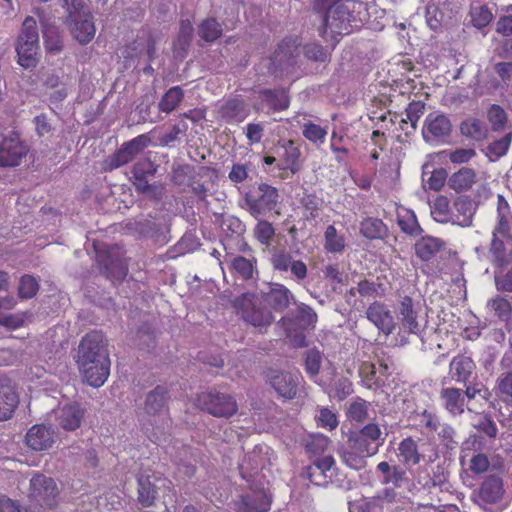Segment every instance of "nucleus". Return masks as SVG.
I'll list each match as a JSON object with an SVG mask.
<instances>
[{
    "label": "nucleus",
    "instance_id": "obj_1",
    "mask_svg": "<svg viewBox=\"0 0 512 512\" xmlns=\"http://www.w3.org/2000/svg\"><path fill=\"white\" fill-rule=\"evenodd\" d=\"M75 361L87 384L95 388L104 385L110 374L111 361L103 332L92 330L82 337Z\"/></svg>",
    "mask_w": 512,
    "mask_h": 512
},
{
    "label": "nucleus",
    "instance_id": "obj_2",
    "mask_svg": "<svg viewBox=\"0 0 512 512\" xmlns=\"http://www.w3.org/2000/svg\"><path fill=\"white\" fill-rule=\"evenodd\" d=\"M359 7L361 3L353 0L335 1L323 16L319 35L326 41H338V36L349 34L353 27H359L362 23L356 12Z\"/></svg>",
    "mask_w": 512,
    "mask_h": 512
},
{
    "label": "nucleus",
    "instance_id": "obj_3",
    "mask_svg": "<svg viewBox=\"0 0 512 512\" xmlns=\"http://www.w3.org/2000/svg\"><path fill=\"white\" fill-rule=\"evenodd\" d=\"M232 225L236 230L243 231V225L238 219L232 220ZM225 250V261L229 264V270L232 274L237 275L240 279L247 281L254 277L257 273V259L255 256L249 257L235 255V253L252 252L251 246L245 241L241 233L236 236L228 237L223 240Z\"/></svg>",
    "mask_w": 512,
    "mask_h": 512
},
{
    "label": "nucleus",
    "instance_id": "obj_4",
    "mask_svg": "<svg viewBox=\"0 0 512 512\" xmlns=\"http://www.w3.org/2000/svg\"><path fill=\"white\" fill-rule=\"evenodd\" d=\"M39 33L36 20L27 16L18 35L15 50L18 64L24 69H31L38 64Z\"/></svg>",
    "mask_w": 512,
    "mask_h": 512
},
{
    "label": "nucleus",
    "instance_id": "obj_5",
    "mask_svg": "<svg viewBox=\"0 0 512 512\" xmlns=\"http://www.w3.org/2000/svg\"><path fill=\"white\" fill-rule=\"evenodd\" d=\"M266 307L261 296L254 294H243L235 301V308L241 318L260 331L274 322L272 312L267 310Z\"/></svg>",
    "mask_w": 512,
    "mask_h": 512
},
{
    "label": "nucleus",
    "instance_id": "obj_6",
    "mask_svg": "<svg viewBox=\"0 0 512 512\" xmlns=\"http://www.w3.org/2000/svg\"><path fill=\"white\" fill-rule=\"evenodd\" d=\"M167 400L168 391L162 386H157L146 397L144 407L146 414L149 416H158L161 419L160 425L153 428L148 435L155 443L160 441L161 436L170 428L171 420L168 417Z\"/></svg>",
    "mask_w": 512,
    "mask_h": 512
},
{
    "label": "nucleus",
    "instance_id": "obj_7",
    "mask_svg": "<svg viewBox=\"0 0 512 512\" xmlns=\"http://www.w3.org/2000/svg\"><path fill=\"white\" fill-rule=\"evenodd\" d=\"M384 440L380 427L375 423H369L348 436L349 446L361 457L375 455Z\"/></svg>",
    "mask_w": 512,
    "mask_h": 512
},
{
    "label": "nucleus",
    "instance_id": "obj_8",
    "mask_svg": "<svg viewBox=\"0 0 512 512\" xmlns=\"http://www.w3.org/2000/svg\"><path fill=\"white\" fill-rule=\"evenodd\" d=\"M278 199L277 188L267 183L253 186L245 195V202L249 212L255 218L266 215L274 210L278 204Z\"/></svg>",
    "mask_w": 512,
    "mask_h": 512
},
{
    "label": "nucleus",
    "instance_id": "obj_9",
    "mask_svg": "<svg viewBox=\"0 0 512 512\" xmlns=\"http://www.w3.org/2000/svg\"><path fill=\"white\" fill-rule=\"evenodd\" d=\"M30 149L17 132L0 135V167L11 168L22 164Z\"/></svg>",
    "mask_w": 512,
    "mask_h": 512
},
{
    "label": "nucleus",
    "instance_id": "obj_10",
    "mask_svg": "<svg viewBox=\"0 0 512 512\" xmlns=\"http://www.w3.org/2000/svg\"><path fill=\"white\" fill-rule=\"evenodd\" d=\"M197 402L202 410L218 418H230L238 411V404L234 397L218 391L199 394Z\"/></svg>",
    "mask_w": 512,
    "mask_h": 512
},
{
    "label": "nucleus",
    "instance_id": "obj_11",
    "mask_svg": "<svg viewBox=\"0 0 512 512\" xmlns=\"http://www.w3.org/2000/svg\"><path fill=\"white\" fill-rule=\"evenodd\" d=\"M266 380L277 395L286 400L296 398L300 387L305 383L299 371L289 372L271 369L266 373Z\"/></svg>",
    "mask_w": 512,
    "mask_h": 512
},
{
    "label": "nucleus",
    "instance_id": "obj_12",
    "mask_svg": "<svg viewBox=\"0 0 512 512\" xmlns=\"http://www.w3.org/2000/svg\"><path fill=\"white\" fill-rule=\"evenodd\" d=\"M58 488L55 481L43 474H36L30 480L29 497L41 507H53L56 504Z\"/></svg>",
    "mask_w": 512,
    "mask_h": 512
},
{
    "label": "nucleus",
    "instance_id": "obj_13",
    "mask_svg": "<svg viewBox=\"0 0 512 512\" xmlns=\"http://www.w3.org/2000/svg\"><path fill=\"white\" fill-rule=\"evenodd\" d=\"M57 434L51 426L35 424L30 427L25 435L26 445L33 451H47L56 442Z\"/></svg>",
    "mask_w": 512,
    "mask_h": 512
},
{
    "label": "nucleus",
    "instance_id": "obj_14",
    "mask_svg": "<svg viewBox=\"0 0 512 512\" xmlns=\"http://www.w3.org/2000/svg\"><path fill=\"white\" fill-rule=\"evenodd\" d=\"M258 109L267 114L285 111L289 108V93L284 88L261 89L258 91Z\"/></svg>",
    "mask_w": 512,
    "mask_h": 512
},
{
    "label": "nucleus",
    "instance_id": "obj_15",
    "mask_svg": "<svg viewBox=\"0 0 512 512\" xmlns=\"http://www.w3.org/2000/svg\"><path fill=\"white\" fill-rule=\"evenodd\" d=\"M277 168L289 171L292 174L298 173L301 168V150L294 140L280 141L278 145Z\"/></svg>",
    "mask_w": 512,
    "mask_h": 512
},
{
    "label": "nucleus",
    "instance_id": "obj_16",
    "mask_svg": "<svg viewBox=\"0 0 512 512\" xmlns=\"http://www.w3.org/2000/svg\"><path fill=\"white\" fill-rule=\"evenodd\" d=\"M451 131V121L445 114L430 113L425 119L422 134L426 141H437L449 137Z\"/></svg>",
    "mask_w": 512,
    "mask_h": 512
},
{
    "label": "nucleus",
    "instance_id": "obj_17",
    "mask_svg": "<svg viewBox=\"0 0 512 512\" xmlns=\"http://www.w3.org/2000/svg\"><path fill=\"white\" fill-rule=\"evenodd\" d=\"M217 177V170L210 166H200L195 168L189 164L174 166L171 179L175 185H188L189 182L197 178Z\"/></svg>",
    "mask_w": 512,
    "mask_h": 512
},
{
    "label": "nucleus",
    "instance_id": "obj_18",
    "mask_svg": "<svg viewBox=\"0 0 512 512\" xmlns=\"http://www.w3.org/2000/svg\"><path fill=\"white\" fill-rule=\"evenodd\" d=\"M301 39L298 36L285 37L271 56L274 65H294L300 55Z\"/></svg>",
    "mask_w": 512,
    "mask_h": 512
},
{
    "label": "nucleus",
    "instance_id": "obj_19",
    "mask_svg": "<svg viewBox=\"0 0 512 512\" xmlns=\"http://www.w3.org/2000/svg\"><path fill=\"white\" fill-rule=\"evenodd\" d=\"M85 411L77 403H70L59 407L55 411L57 425L65 431L78 429L84 418Z\"/></svg>",
    "mask_w": 512,
    "mask_h": 512
},
{
    "label": "nucleus",
    "instance_id": "obj_20",
    "mask_svg": "<svg viewBox=\"0 0 512 512\" xmlns=\"http://www.w3.org/2000/svg\"><path fill=\"white\" fill-rule=\"evenodd\" d=\"M367 319L372 322L385 335H389L395 329V321L391 311L385 304L375 301L366 310Z\"/></svg>",
    "mask_w": 512,
    "mask_h": 512
},
{
    "label": "nucleus",
    "instance_id": "obj_21",
    "mask_svg": "<svg viewBox=\"0 0 512 512\" xmlns=\"http://www.w3.org/2000/svg\"><path fill=\"white\" fill-rule=\"evenodd\" d=\"M334 464L335 460L331 455L323 456L307 466L304 473L312 484L326 486L331 479L327 473L330 472Z\"/></svg>",
    "mask_w": 512,
    "mask_h": 512
},
{
    "label": "nucleus",
    "instance_id": "obj_22",
    "mask_svg": "<svg viewBox=\"0 0 512 512\" xmlns=\"http://www.w3.org/2000/svg\"><path fill=\"white\" fill-rule=\"evenodd\" d=\"M396 456L404 467H412L420 464L424 455L420 452L418 441L412 436L402 439L396 449Z\"/></svg>",
    "mask_w": 512,
    "mask_h": 512
},
{
    "label": "nucleus",
    "instance_id": "obj_23",
    "mask_svg": "<svg viewBox=\"0 0 512 512\" xmlns=\"http://www.w3.org/2000/svg\"><path fill=\"white\" fill-rule=\"evenodd\" d=\"M19 405V395L15 386L9 382H0V421L12 418Z\"/></svg>",
    "mask_w": 512,
    "mask_h": 512
},
{
    "label": "nucleus",
    "instance_id": "obj_24",
    "mask_svg": "<svg viewBox=\"0 0 512 512\" xmlns=\"http://www.w3.org/2000/svg\"><path fill=\"white\" fill-rule=\"evenodd\" d=\"M261 298L274 312H283L289 307L293 295L284 285L275 284L269 292L261 295Z\"/></svg>",
    "mask_w": 512,
    "mask_h": 512
},
{
    "label": "nucleus",
    "instance_id": "obj_25",
    "mask_svg": "<svg viewBox=\"0 0 512 512\" xmlns=\"http://www.w3.org/2000/svg\"><path fill=\"white\" fill-rule=\"evenodd\" d=\"M453 9L448 0H433L426 8L427 23L437 29L452 18Z\"/></svg>",
    "mask_w": 512,
    "mask_h": 512
},
{
    "label": "nucleus",
    "instance_id": "obj_26",
    "mask_svg": "<svg viewBox=\"0 0 512 512\" xmlns=\"http://www.w3.org/2000/svg\"><path fill=\"white\" fill-rule=\"evenodd\" d=\"M440 399L444 409L452 416H458L465 411V396L461 389L449 387L440 392Z\"/></svg>",
    "mask_w": 512,
    "mask_h": 512
},
{
    "label": "nucleus",
    "instance_id": "obj_27",
    "mask_svg": "<svg viewBox=\"0 0 512 512\" xmlns=\"http://www.w3.org/2000/svg\"><path fill=\"white\" fill-rule=\"evenodd\" d=\"M476 365L471 357L466 356L464 354H459L452 358L449 365V375L452 379L456 380L459 383H466L473 371L475 370Z\"/></svg>",
    "mask_w": 512,
    "mask_h": 512
},
{
    "label": "nucleus",
    "instance_id": "obj_28",
    "mask_svg": "<svg viewBox=\"0 0 512 512\" xmlns=\"http://www.w3.org/2000/svg\"><path fill=\"white\" fill-rule=\"evenodd\" d=\"M71 22H73L71 33L80 44H87L94 38L96 28L90 12L73 19Z\"/></svg>",
    "mask_w": 512,
    "mask_h": 512
},
{
    "label": "nucleus",
    "instance_id": "obj_29",
    "mask_svg": "<svg viewBox=\"0 0 512 512\" xmlns=\"http://www.w3.org/2000/svg\"><path fill=\"white\" fill-rule=\"evenodd\" d=\"M504 495L503 481L496 475L485 478L479 489V497L489 504L497 503Z\"/></svg>",
    "mask_w": 512,
    "mask_h": 512
},
{
    "label": "nucleus",
    "instance_id": "obj_30",
    "mask_svg": "<svg viewBox=\"0 0 512 512\" xmlns=\"http://www.w3.org/2000/svg\"><path fill=\"white\" fill-rule=\"evenodd\" d=\"M445 243L436 237L424 236L416 241L414 245L415 254L422 261H430L433 259L443 248Z\"/></svg>",
    "mask_w": 512,
    "mask_h": 512
},
{
    "label": "nucleus",
    "instance_id": "obj_31",
    "mask_svg": "<svg viewBox=\"0 0 512 512\" xmlns=\"http://www.w3.org/2000/svg\"><path fill=\"white\" fill-rule=\"evenodd\" d=\"M399 314L401 324L405 330L412 334H419L421 329L417 321V313L414 310L413 299L410 296H404L399 305Z\"/></svg>",
    "mask_w": 512,
    "mask_h": 512
},
{
    "label": "nucleus",
    "instance_id": "obj_32",
    "mask_svg": "<svg viewBox=\"0 0 512 512\" xmlns=\"http://www.w3.org/2000/svg\"><path fill=\"white\" fill-rule=\"evenodd\" d=\"M220 114L227 122H242L249 114L247 106L239 96L227 100L220 108Z\"/></svg>",
    "mask_w": 512,
    "mask_h": 512
},
{
    "label": "nucleus",
    "instance_id": "obj_33",
    "mask_svg": "<svg viewBox=\"0 0 512 512\" xmlns=\"http://www.w3.org/2000/svg\"><path fill=\"white\" fill-rule=\"evenodd\" d=\"M477 176L474 169L462 167L453 173L448 180L449 187L457 193L470 190L476 183Z\"/></svg>",
    "mask_w": 512,
    "mask_h": 512
},
{
    "label": "nucleus",
    "instance_id": "obj_34",
    "mask_svg": "<svg viewBox=\"0 0 512 512\" xmlns=\"http://www.w3.org/2000/svg\"><path fill=\"white\" fill-rule=\"evenodd\" d=\"M474 210L471 200L458 198L453 203L452 220L454 223L466 227L470 226Z\"/></svg>",
    "mask_w": 512,
    "mask_h": 512
},
{
    "label": "nucleus",
    "instance_id": "obj_35",
    "mask_svg": "<svg viewBox=\"0 0 512 512\" xmlns=\"http://www.w3.org/2000/svg\"><path fill=\"white\" fill-rule=\"evenodd\" d=\"M242 504V512H266L270 508L271 500L264 490H259L252 495L243 496Z\"/></svg>",
    "mask_w": 512,
    "mask_h": 512
},
{
    "label": "nucleus",
    "instance_id": "obj_36",
    "mask_svg": "<svg viewBox=\"0 0 512 512\" xmlns=\"http://www.w3.org/2000/svg\"><path fill=\"white\" fill-rule=\"evenodd\" d=\"M360 233L370 240L382 239L387 234V226L379 218L367 217L360 223Z\"/></svg>",
    "mask_w": 512,
    "mask_h": 512
},
{
    "label": "nucleus",
    "instance_id": "obj_37",
    "mask_svg": "<svg viewBox=\"0 0 512 512\" xmlns=\"http://www.w3.org/2000/svg\"><path fill=\"white\" fill-rule=\"evenodd\" d=\"M398 225L400 229L410 235V236H418L423 230L418 223L417 217L412 210L402 209L398 212Z\"/></svg>",
    "mask_w": 512,
    "mask_h": 512
},
{
    "label": "nucleus",
    "instance_id": "obj_38",
    "mask_svg": "<svg viewBox=\"0 0 512 512\" xmlns=\"http://www.w3.org/2000/svg\"><path fill=\"white\" fill-rule=\"evenodd\" d=\"M359 375L363 385L368 388H379L385 384V380L377 376V370L374 363L364 361L359 367Z\"/></svg>",
    "mask_w": 512,
    "mask_h": 512
},
{
    "label": "nucleus",
    "instance_id": "obj_39",
    "mask_svg": "<svg viewBox=\"0 0 512 512\" xmlns=\"http://www.w3.org/2000/svg\"><path fill=\"white\" fill-rule=\"evenodd\" d=\"M184 98V92L180 86L171 87L165 92L159 102V110L164 113L174 111Z\"/></svg>",
    "mask_w": 512,
    "mask_h": 512
},
{
    "label": "nucleus",
    "instance_id": "obj_40",
    "mask_svg": "<svg viewBox=\"0 0 512 512\" xmlns=\"http://www.w3.org/2000/svg\"><path fill=\"white\" fill-rule=\"evenodd\" d=\"M11 301L3 299L0 301V325L15 330L21 328L25 324V318L22 314H12L4 311V308H10Z\"/></svg>",
    "mask_w": 512,
    "mask_h": 512
},
{
    "label": "nucleus",
    "instance_id": "obj_41",
    "mask_svg": "<svg viewBox=\"0 0 512 512\" xmlns=\"http://www.w3.org/2000/svg\"><path fill=\"white\" fill-rule=\"evenodd\" d=\"M460 132L465 137L481 141L486 137L487 129L479 119L469 118L460 124Z\"/></svg>",
    "mask_w": 512,
    "mask_h": 512
},
{
    "label": "nucleus",
    "instance_id": "obj_42",
    "mask_svg": "<svg viewBox=\"0 0 512 512\" xmlns=\"http://www.w3.org/2000/svg\"><path fill=\"white\" fill-rule=\"evenodd\" d=\"M496 391L500 399L512 407V371L504 372L497 378Z\"/></svg>",
    "mask_w": 512,
    "mask_h": 512
},
{
    "label": "nucleus",
    "instance_id": "obj_43",
    "mask_svg": "<svg viewBox=\"0 0 512 512\" xmlns=\"http://www.w3.org/2000/svg\"><path fill=\"white\" fill-rule=\"evenodd\" d=\"M325 244L324 247L328 252L339 253L345 248V239L339 235L334 225H329L324 233Z\"/></svg>",
    "mask_w": 512,
    "mask_h": 512
},
{
    "label": "nucleus",
    "instance_id": "obj_44",
    "mask_svg": "<svg viewBox=\"0 0 512 512\" xmlns=\"http://www.w3.org/2000/svg\"><path fill=\"white\" fill-rule=\"evenodd\" d=\"M489 251L493 257V264L496 267L505 268L510 264L505 244L498 237L493 236Z\"/></svg>",
    "mask_w": 512,
    "mask_h": 512
},
{
    "label": "nucleus",
    "instance_id": "obj_45",
    "mask_svg": "<svg viewBox=\"0 0 512 512\" xmlns=\"http://www.w3.org/2000/svg\"><path fill=\"white\" fill-rule=\"evenodd\" d=\"M302 135L308 141L316 145H321L325 142L327 129L312 121H308L302 126Z\"/></svg>",
    "mask_w": 512,
    "mask_h": 512
},
{
    "label": "nucleus",
    "instance_id": "obj_46",
    "mask_svg": "<svg viewBox=\"0 0 512 512\" xmlns=\"http://www.w3.org/2000/svg\"><path fill=\"white\" fill-rule=\"evenodd\" d=\"M156 488L148 479L140 478L138 480V501L144 507L153 505L156 499Z\"/></svg>",
    "mask_w": 512,
    "mask_h": 512
},
{
    "label": "nucleus",
    "instance_id": "obj_47",
    "mask_svg": "<svg viewBox=\"0 0 512 512\" xmlns=\"http://www.w3.org/2000/svg\"><path fill=\"white\" fill-rule=\"evenodd\" d=\"M103 268L106 277L111 280H123L128 273L127 265L120 259L108 258Z\"/></svg>",
    "mask_w": 512,
    "mask_h": 512
},
{
    "label": "nucleus",
    "instance_id": "obj_48",
    "mask_svg": "<svg viewBox=\"0 0 512 512\" xmlns=\"http://www.w3.org/2000/svg\"><path fill=\"white\" fill-rule=\"evenodd\" d=\"M199 35L206 42H213L222 35L221 25L213 18L205 19L199 26Z\"/></svg>",
    "mask_w": 512,
    "mask_h": 512
},
{
    "label": "nucleus",
    "instance_id": "obj_49",
    "mask_svg": "<svg viewBox=\"0 0 512 512\" xmlns=\"http://www.w3.org/2000/svg\"><path fill=\"white\" fill-rule=\"evenodd\" d=\"M487 119L492 130L499 132L505 128L507 123V114L500 105L493 104L487 111Z\"/></svg>",
    "mask_w": 512,
    "mask_h": 512
},
{
    "label": "nucleus",
    "instance_id": "obj_50",
    "mask_svg": "<svg viewBox=\"0 0 512 512\" xmlns=\"http://www.w3.org/2000/svg\"><path fill=\"white\" fill-rule=\"evenodd\" d=\"M133 179V184L138 192L148 194L156 199H160L162 197L164 190L162 185L149 184V177L133 176Z\"/></svg>",
    "mask_w": 512,
    "mask_h": 512
},
{
    "label": "nucleus",
    "instance_id": "obj_51",
    "mask_svg": "<svg viewBox=\"0 0 512 512\" xmlns=\"http://www.w3.org/2000/svg\"><path fill=\"white\" fill-rule=\"evenodd\" d=\"M322 364V354L317 349H310L305 352L304 368L310 377L319 374Z\"/></svg>",
    "mask_w": 512,
    "mask_h": 512
},
{
    "label": "nucleus",
    "instance_id": "obj_52",
    "mask_svg": "<svg viewBox=\"0 0 512 512\" xmlns=\"http://www.w3.org/2000/svg\"><path fill=\"white\" fill-rule=\"evenodd\" d=\"M39 290V283L35 277L24 275L20 278L18 295L21 299L33 298Z\"/></svg>",
    "mask_w": 512,
    "mask_h": 512
},
{
    "label": "nucleus",
    "instance_id": "obj_53",
    "mask_svg": "<svg viewBox=\"0 0 512 512\" xmlns=\"http://www.w3.org/2000/svg\"><path fill=\"white\" fill-rule=\"evenodd\" d=\"M425 107V103L421 100L411 101L406 108V119H403L402 122L407 123L409 121L412 129L415 130L419 119L425 112Z\"/></svg>",
    "mask_w": 512,
    "mask_h": 512
},
{
    "label": "nucleus",
    "instance_id": "obj_54",
    "mask_svg": "<svg viewBox=\"0 0 512 512\" xmlns=\"http://www.w3.org/2000/svg\"><path fill=\"white\" fill-rule=\"evenodd\" d=\"M512 141V133H507L502 138L493 141L487 147L488 155L499 159L506 155L509 150Z\"/></svg>",
    "mask_w": 512,
    "mask_h": 512
},
{
    "label": "nucleus",
    "instance_id": "obj_55",
    "mask_svg": "<svg viewBox=\"0 0 512 512\" xmlns=\"http://www.w3.org/2000/svg\"><path fill=\"white\" fill-rule=\"evenodd\" d=\"M274 235L275 229L273 225L266 220L259 221L254 228L255 238L263 245H270Z\"/></svg>",
    "mask_w": 512,
    "mask_h": 512
},
{
    "label": "nucleus",
    "instance_id": "obj_56",
    "mask_svg": "<svg viewBox=\"0 0 512 512\" xmlns=\"http://www.w3.org/2000/svg\"><path fill=\"white\" fill-rule=\"evenodd\" d=\"M436 433L441 444L446 448L453 449L458 444V441L456 440L457 433L452 425L448 423H440Z\"/></svg>",
    "mask_w": 512,
    "mask_h": 512
},
{
    "label": "nucleus",
    "instance_id": "obj_57",
    "mask_svg": "<svg viewBox=\"0 0 512 512\" xmlns=\"http://www.w3.org/2000/svg\"><path fill=\"white\" fill-rule=\"evenodd\" d=\"M303 52L308 60L324 63L330 59V53L320 44L309 43L303 47Z\"/></svg>",
    "mask_w": 512,
    "mask_h": 512
},
{
    "label": "nucleus",
    "instance_id": "obj_58",
    "mask_svg": "<svg viewBox=\"0 0 512 512\" xmlns=\"http://www.w3.org/2000/svg\"><path fill=\"white\" fill-rule=\"evenodd\" d=\"M419 423L429 432H436L440 426V417L435 411L424 409L417 413Z\"/></svg>",
    "mask_w": 512,
    "mask_h": 512
},
{
    "label": "nucleus",
    "instance_id": "obj_59",
    "mask_svg": "<svg viewBox=\"0 0 512 512\" xmlns=\"http://www.w3.org/2000/svg\"><path fill=\"white\" fill-rule=\"evenodd\" d=\"M331 444L330 439L324 435H315L306 444V451L311 456L322 455Z\"/></svg>",
    "mask_w": 512,
    "mask_h": 512
},
{
    "label": "nucleus",
    "instance_id": "obj_60",
    "mask_svg": "<svg viewBox=\"0 0 512 512\" xmlns=\"http://www.w3.org/2000/svg\"><path fill=\"white\" fill-rule=\"evenodd\" d=\"M369 403L361 398L352 402L348 408L347 416L356 422H363L368 416Z\"/></svg>",
    "mask_w": 512,
    "mask_h": 512
},
{
    "label": "nucleus",
    "instance_id": "obj_61",
    "mask_svg": "<svg viewBox=\"0 0 512 512\" xmlns=\"http://www.w3.org/2000/svg\"><path fill=\"white\" fill-rule=\"evenodd\" d=\"M315 419L318 427L329 431L334 430L339 424L337 414L329 408H321Z\"/></svg>",
    "mask_w": 512,
    "mask_h": 512
},
{
    "label": "nucleus",
    "instance_id": "obj_62",
    "mask_svg": "<svg viewBox=\"0 0 512 512\" xmlns=\"http://www.w3.org/2000/svg\"><path fill=\"white\" fill-rule=\"evenodd\" d=\"M157 172V165L150 159H141L132 168V175L137 177H152Z\"/></svg>",
    "mask_w": 512,
    "mask_h": 512
},
{
    "label": "nucleus",
    "instance_id": "obj_63",
    "mask_svg": "<svg viewBox=\"0 0 512 512\" xmlns=\"http://www.w3.org/2000/svg\"><path fill=\"white\" fill-rule=\"evenodd\" d=\"M492 13L485 6L475 7L471 10L472 23L477 28L487 26L492 20Z\"/></svg>",
    "mask_w": 512,
    "mask_h": 512
},
{
    "label": "nucleus",
    "instance_id": "obj_64",
    "mask_svg": "<svg viewBox=\"0 0 512 512\" xmlns=\"http://www.w3.org/2000/svg\"><path fill=\"white\" fill-rule=\"evenodd\" d=\"M475 428L490 439H495L497 437L498 428L496 423L487 414L480 417L477 424L475 425Z\"/></svg>",
    "mask_w": 512,
    "mask_h": 512
}]
</instances>
